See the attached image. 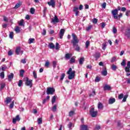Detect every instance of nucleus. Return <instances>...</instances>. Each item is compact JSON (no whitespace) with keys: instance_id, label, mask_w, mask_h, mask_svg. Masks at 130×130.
I'll list each match as a JSON object with an SVG mask.
<instances>
[{"instance_id":"obj_1","label":"nucleus","mask_w":130,"mask_h":130,"mask_svg":"<svg viewBox=\"0 0 130 130\" xmlns=\"http://www.w3.org/2000/svg\"><path fill=\"white\" fill-rule=\"evenodd\" d=\"M68 76V79L69 80H73L75 78V74H76V71H73L72 68H69V71L67 72Z\"/></svg>"},{"instance_id":"obj_2","label":"nucleus","mask_w":130,"mask_h":130,"mask_svg":"<svg viewBox=\"0 0 130 130\" xmlns=\"http://www.w3.org/2000/svg\"><path fill=\"white\" fill-rule=\"evenodd\" d=\"M72 36L73 37V41H71L74 47L76 46L78 43H79V40L77 39V36L75 34H72Z\"/></svg>"},{"instance_id":"obj_3","label":"nucleus","mask_w":130,"mask_h":130,"mask_svg":"<svg viewBox=\"0 0 130 130\" xmlns=\"http://www.w3.org/2000/svg\"><path fill=\"white\" fill-rule=\"evenodd\" d=\"M111 13L113 18L115 20H117V19H118V10L117 9H114L112 10Z\"/></svg>"},{"instance_id":"obj_4","label":"nucleus","mask_w":130,"mask_h":130,"mask_svg":"<svg viewBox=\"0 0 130 130\" xmlns=\"http://www.w3.org/2000/svg\"><path fill=\"white\" fill-rule=\"evenodd\" d=\"M89 113L92 117H96L98 112H97V111H95L94 108H92L90 109Z\"/></svg>"},{"instance_id":"obj_5","label":"nucleus","mask_w":130,"mask_h":130,"mask_svg":"<svg viewBox=\"0 0 130 130\" xmlns=\"http://www.w3.org/2000/svg\"><path fill=\"white\" fill-rule=\"evenodd\" d=\"M54 92H55V89L52 87H48L47 89V95H53Z\"/></svg>"},{"instance_id":"obj_6","label":"nucleus","mask_w":130,"mask_h":130,"mask_svg":"<svg viewBox=\"0 0 130 130\" xmlns=\"http://www.w3.org/2000/svg\"><path fill=\"white\" fill-rule=\"evenodd\" d=\"M32 80H29V78H26V80L25 81V84L26 86H28L30 87V88H32V86H33V85L32 84Z\"/></svg>"},{"instance_id":"obj_7","label":"nucleus","mask_w":130,"mask_h":130,"mask_svg":"<svg viewBox=\"0 0 130 130\" xmlns=\"http://www.w3.org/2000/svg\"><path fill=\"white\" fill-rule=\"evenodd\" d=\"M15 52L17 55L21 54V55H22L23 52V51L21 50V48L20 47H18L16 48Z\"/></svg>"},{"instance_id":"obj_8","label":"nucleus","mask_w":130,"mask_h":130,"mask_svg":"<svg viewBox=\"0 0 130 130\" xmlns=\"http://www.w3.org/2000/svg\"><path fill=\"white\" fill-rule=\"evenodd\" d=\"M124 35L125 36H126V37H127V38H129V37H130V28H129L126 29L125 32H124Z\"/></svg>"},{"instance_id":"obj_9","label":"nucleus","mask_w":130,"mask_h":130,"mask_svg":"<svg viewBox=\"0 0 130 130\" xmlns=\"http://www.w3.org/2000/svg\"><path fill=\"white\" fill-rule=\"evenodd\" d=\"M64 32H66V30L64 29H61L59 32V35H60V39H62V37L64 35Z\"/></svg>"},{"instance_id":"obj_10","label":"nucleus","mask_w":130,"mask_h":130,"mask_svg":"<svg viewBox=\"0 0 130 130\" xmlns=\"http://www.w3.org/2000/svg\"><path fill=\"white\" fill-rule=\"evenodd\" d=\"M48 5L51 6L52 8H54V6H55V2H54V0H50V2H48Z\"/></svg>"},{"instance_id":"obj_11","label":"nucleus","mask_w":130,"mask_h":130,"mask_svg":"<svg viewBox=\"0 0 130 130\" xmlns=\"http://www.w3.org/2000/svg\"><path fill=\"white\" fill-rule=\"evenodd\" d=\"M101 56V53L99 52H96L94 55V57L95 58V60H97Z\"/></svg>"},{"instance_id":"obj_12","label":"nucleus","mask_w":130,"mask_h":130,"mask_svg":"<svg viewBox=\"0 0 130 130\" xmlns=\"http://www.w3.org/2000/svg\"><path fill=\"white\" fill-rule=\"evenodd\" d=\"M52 22L53 23H58L59 22V20H58V18L56 15H55L54 18H52Z\"/></svg>"},{"instance_id":"obj_13","label":"nucleus","mask_w":130,"mask_h":130,"mask_svg":"<svg viewBox=\"0 0 130 130\" xmlns=\"http://www.w3.org/2000/svg\"><path fill=\"white\" fill-rule=\"evenodd\" d=\"M13 79H14V74L11 73L10 74L8 75V80L9 82H11Z\"/></svg>"},{"instance_id":"obj_14","label":"nucleus","mask_w":130,"mask_h":130,"mask_svg":"<svg viewBox=\"0 0 130 130\" xmlns=\"http://www.w3.org/2000/svg\"><path fill=\"white\" fill-rule=\"evenodd\" d=\"M20 118L19 115H17L15 117V118L13 119V123H15L17 121H19Z\"/></svg>"},{"instance_id":"obj_15","label":"nucleus","mask_w":130,"mask_h":130,"mask_svg":"<svg viewBox=\"0 0 130 130\" xmlns=\"http://www.w3.org/2000/svg\"><path fill=\"white\" fill-rule=\"evenodd\" d=\"M115 102V98H111L109 99V104H113Z\"/></svg>"},{"instance_id":"obj_16","label":"nucleus","mask_w":130,"mask_h":130,"mask_svg":"<svg viewBox=\"0 0 130 130\" xmlns=\"http://www.w3.org/2000/svg\"><path fill=\"white\" fill-rule=\"evenodd\" d=\"M104 89L105 90H111V87L110 86V85L106 84L104 87Z\"/></svg>"},{"instance_id":"obj_17","label":"nucleus","mask_w":130,"mask_h":130,"mask_svg":"<svg viewBox=\"0 0 130 130\" xmlns=\"http://www.w3.org/2000/svg\"><path fill=\"white\" fill-rule=\"evenodd\" d=\"M80 130H89V129H88V126H87V125H82L81 126Z\"/></svg>"},{"instance_id":"obj_18","label":"nucleus","mask_w":130,"mask_h":130,"mask_svg":"<svg viewBox=\"0 0 130 130\" xmlns=\"http://www.w3.org/2000/svg\"><path fill=\"white\" fill-rule=\"evenodd\" d=\"M72 56H73V54H72L71 53L70 54L68 53L65 55V58L66 59H70V58H71V57H72Z\"/></svg>"},{"instance_id":"obj_19","label":"nucleus","mask_w":130,"mask_h":130,"mask_svg":"<svg viewBox=\"0 0 130 130\" xmlns=\"http://www.w3.org/2000/svg\"><path fill=\"white\" fill-rule=\"evenodd\" d=\"M11 101H12V99H11V98L10 97H7L5 102L7 104V105H8V104H9V103H10Z\"/></svg>"},{"instance_id":"obj_20","label":"nucleus","mask_w":130,"mask_h":130,"mask_svg":"<svg viewBox=\"0 0 130 130\" xmlns=\"http://www.w3.org/2000/svg\"><path fill=\"white\" fill-rule=\"evenodd\" d=\"M0 91H2V90H4V88L6 87V84L5 83H0Z\"/></svg>"},{"instance_id":"obj_21","label":"nucleus","mask_w":130,"mask_h":130,"mask_svg":"<svg viewBox=\"0 0 130 130\" xmlns=\"http://www.w3.org/2000/svg\"><path fill=\"white\" fill-rule=\"evenodd\" d=\"M84 61H85V58L84 57H81L79 59V63L80 64H83Z\"/></svg>"},{"instance_id":"obj_22","label":"nucleus","mask_w":130,"mask_h":130,"mask_svg":"<svg viewBox=\"0 0 130 130\" xmlns=\"http://www.w3.org/2000/svg\"><path fill=\"white\" fill-rule=\"evenodd\" d=\"M48 46H49V48H50V49H53L55 47V46L52 43H49Z\"/></svg>"},{"instance_id":"obj_23","label":"nucleus","mask_w":130,"mask_h":130,"mask_svg":"<svg viewBox=\"0 0 130 130\" xmlns=\"http://www.w3.org/2000/svg\"><path fill=\"white\" fill-rule=\"evenodd\" d=\"M57 108V105H54L52 107V110L53 112H55L56 111V109Z\"/></svg>"},{"instance_id":"obj_24","label":"nucleus","mask_w":130,"mask_h":130,"mask_svg":"<svg viewBox=\"0 0 130 130\" xmlns=\"http://www.w3.org/2000/svg\"><path fill=\"white\" fill-rule=\"evenodd\" d=\"M55 101H56V96H55V95H54L52 97V101H51L52 104H54V103H55Z\"/></svg>"},{"instance_id":"obj_25","label":"nucleus","mask_w":130,"mask_h":130,"mask_svg":"<svg viewBox=\"0 0 130 130\" xmlns=\"http://www.w3.org/2000/svg\"><path fill=\"white\" fill-rule=\"evenodd\" d=\"M98 109H102L103 108V104L102 103H99L98 105Z\"/></svg>"},{"instance_id":"obj_26","label":"nucleus","mask_w":130,"mask_h":130,"mask_svg":"<svg viewBox=\"0 0 130 130\" xmlns=\"http://www.w3.org/2000/svg\"><path fill=\"white\" fill-rule=\"evenodd\" d=\"M14 31H15L16 33H20V32H21V30L20 29V27H19V26H16L14 29Z\"/></svg>"},{"instance_id":"obj_27","label":"nucleus","mask_w":130,"mask_h":130,"mask_svg":"<svg viewBox=\"0 0 130 130\" xmlns=\"http://www.w3.org/2000/svg\"><path fill=\"white\" fill-rule=\"evenodd\" d=\"M18 25L19 26H23V27L25 26L24 25V20L21 19L19 22H18Z\"/></svg>"},{"instance_id":"obj_28","label":"nucleus","mask_w":130,"mask_h":130,"mask_svg":"<svg viewBox=\"0 0 130 130\" xmlns=\"http://www.w3.org/2000/svg\"><path fill=\"white\" fill-rule=\"evenodd\" d=\"M1 69L2 70V71H6V70H7V69H8V67L5 64H3L2 66Z\"/></svg>"},{"instance_id":"obj_29","label":"nucleus","mask_w":130,"mask_h":130,"mask_svg":"<svg viewBox=\"0 0 130 130\" xmlns=\"http://www.w3.org/2000/svg\"><path fill=\"white\" fill-rule=\"evenodd\" d=\"M102 74L103 75V76H107V71H106V69L102 72Z\"/></svg>"},{"instance_id":"obj_30","label":"nucleus","mask_w":130,"mask_h":130,"mask_svg":"<svg viewBox=\"0 0 130 130\" xmlns=\"http://www.w3.org/2000/svg\"><path fill=\"white\" fill-rule=\"evenodd\" d=\"M0 78L1 79H5V72H3L0 73Z\"/></svg>"},{"instance_id":"obj_31","label":"nucleus","mask_w":130,"mask_h":130,"mask_svg":"<svg viewBox=\"0 0 130 130\" xmlns=\"http://www.w3.org/2000/svg\"><path fill=\"white\" fill-rule=\"evenodd\" d=\"M112 70L113 71H116L117 70V66H116L115 64L112 65Z\"/></svg>"},{"instance_id":"obj_32","label":"nucleus","mask_w":130,"mask_h":130,"mask_svg":"<svg viewBox=\"0 0 130 130\" xmlns=\"http://www.w3.org/2000/svg\"><path fill=\"white\" fill-rule=\"evenodd\" d=\"M89 45H90V41H87L85 43V47H86V48H88V47H89Z\"/></svg>"},{"instance_id":"obj_33","label":"nucleus","mask_w":130,"mask_h":130,"mask_svg":"<svg viewBox=\"0 0 130 130\" xmlns=\"http://www.w3.org/2000/svg\"><path fill=\"white\" fill-rule=\"evenodd\" d=\"M102 45V49H103V50H105V49H106V47L107 46V45L106 44V43H103Z\"/></svg>"},{"instance_id":"obj_34","label":"nucleus","mask_w":130,"mask_h":130,"mask_svg":"<svg viewBox=\"0 0 130 130\" xmlns=\"http://www.w3.org/2000/svg\"><path fill=\"white\" fill-rule=\"evenodd\" d=\"M100 81H101V78H100V77L98 76H96L95 79V82H100Z\"/></svg>"},{"instance_id":"obj_35","label":"nucleus","mask_w":130,"mask_h":130,"mask_svg":"<svg viewBox=\"0 0 130 130\" xmlns=\"http://www.w3.org/2000/svg\"><path fill=\"white\" fill-rule=\"evenodd\" d=\"M127 97H128V95L126 94L124 96L122 102H125L126 101V99H127Z\"/></svg>"},{"instance_id":"obj_36","label":"nucleus","mask_w":130,"mask_h":130,"mask_svg":"<svg viewBox=\"0 0 130 130\" xmlns=\"http://www.w3.org/2000/svg\"><path fill=\"white\" fill-rule=\"evenodd\" d=\"M9 38L11 39H13L14 38V32H11L9 34Z\"/></svg>"},{"instance_id":"obj_37","label":"nucleus","mask_w":130,"mask_h":130,"mask_svg":"<svg viewBox=\"0 0 130 130\" xmlns=\"http://www.w3.org/2000/svg\"><path fill=\"white\" fill-rule=\"evenodd\" d=\"M47 11V8L46 7L44 8L43 13H44V17L46 16V12Z\"/></svg>"},{"instance_id":"obj_38","label":"nucleus","mask_w":130,"mask_h":130,"mask_svg":"<svg viewBox=\"0 0 130 130\" xmlns=\"http://www.w3.org/2000/svg\"><path fill=\"white\" fill-rule=\"evenodd\" d=\"M34 41H35V39L30 38L29 39V44H31V43H33L34 42Z\"/></svg>"},{"instance_id":"obj_39","label":"nucleus","mask_w":130,"mask_h":130,"mask_svg":"<svg viewBox=\"0 0 130 130\" xmlns=\"http://www.w3.org/2000/svg\"><path fill=\"white\" fill-rule=\"evenodd\" d=\"M64 77H66V74L62 73L61 75V78L60 79V81H62L63 79H64Z\"/></svg>"},{"instance_id":"obj_40","label":"nucleus","mask_w":130,"mask_h":130,"mask_svg":"<svg viewBox=\"0 0 130 130\" xmlns=\"http://www.w3.org/2000/svg\"><path fill=\"white\" fill-rule=\"evenodd\" d=\"M38 124H41L42 123V118L41 117L38 119Z\"/></svg>"},{"instance_id":"obj_41","label":"nucleus","mask_w":130,"mask_h":130,"mask_svg":"<svg viewBox=\"0 0 130 130\" xmlns=\"http://www.w3.org/2000/svg\"><path fill=\"white\" fill-rule=\"evenodd\" d=\"M116 60V57H113L111 60V62H115Z\"/></svg>"},{"instance_id":"obj_42","label":"nucleus","mask_w":130,"mask_h":130,"mask_svg":"<svg viewBox=\"0 0 130 130\" xmlns=\"http://www.w3.org/2000/svg\"><path fill=\"white\" fill-rule=\"evenodd\" d=\"M101 7L103 9H106V3L105 2L102 4Z\"/></svg>"},{"instance_id":"obj_43","label":"nucleus","mask_w":130,"mask_h":130,"mask_svg":"<svg viewBox=\"0 0 130 130\" xmlns=\"http://www.w3.org/2000/svg\"><path fill=\"white\" fill-rule=\"evenodd\" d=\"M22 85H23V81H22V80H19L18 82V86L19 87H21Z\"/></svg>"},{"instance_id":"obj_44","label":"nucleus","mask_w":130,"mask_h":130,"mask_svg":"<svg viewBox=\"0 0 130 130\" xmlns=\"http://www.w3.org/2000/svg\"><path fill=\"white\" fill-rule=\"evenodd\" d=\"M33 76L35 79H37V73H36V72L33 71Z\"/></svg>"},{"instance_id":"obj_45","label":"nucleus","mask_w":130,"mask_h":130,"mask_svg":"<svg viewBox=\"0 0 130 130\" xmlns=\"http://www.w3.org/2000/svg\"><path fill=\"white\" fill-rule=\"evenodd\" d=\"M113 33H114V34L117 33V29L115 28V27H113Z\"/></svg>"},{"instance_id":"obj_46","label":"nucleus","mask_w":130,"mask_h":130,"mask_svg":"<svg viewBox=\"0 0 130 130\" xmlns=\"http://www.w3.org/2000/svg\"><path fill=\"white\" fill-rule=\"evenodd\" d=\"M20 7H21V4L20 3H17L15 5L14 9H18V8H20Z\"/></svg>"},{"instance_id":"obj_47","label":"nucleus","mask_w":130,"mask_h":130,"mask_svg":"<svg viewBox=\"0 0 130 130\" xmlns=\"http://www.w3.org/2000/svg\"><path fill=\"white\" fill-rule=\"evenodd\" d=\"M59 44H58V43H56V45H55V49L56 50H58V49H59Z\"/></svg>"},{"instance_id":"obj_48","label":"nucleus","mask_w":130,"mask_h":130,"mask_svg":"<svg viewBox=\"0 0 130 130\" xmlns=\"http://www.w3.org/2000/svg\"><path fill=\"white\" fill-rule=\"evenodd\" d=\"M75 114V111H72L69 112V116H73Z\"/></svg>"},{"instance_id":"obj_49","label":"nucleus","mask_w":130,"mask_h":130,"mask_svg":"<svg viewBox=\"0 0 130 130\" xmlns=\"http://www.w3.org/2000/svg\"><path fill=\"white\" fill-rule=\"evenodd\" d=\"M24 70H22L20 71V77H23L24 76Z\"/></svg>"},{"instance_id":"obj_50","label":"nucleus","mask_w":130,"mask_h":130,"mask_svg":"<svg viewBox=\"0 0 130 130\" xmlns=\"http://www.w3.org/2000/svg\"><path fill=\"white\" fill-rule=\"evenodd\" d=\"M30 14H32L33 15V14L35 13V9H34V8H31L30 9Z\"/></svg>"},{"instance_id":"obj_51","label":"nucleus","mask_w":130,"mask_h":130,"mask_svg":"<svg viewBox=\"0 0 130 130\" xmlns=\"http://www.w3.org/2000/svg\"><path fill=\"white\" fill-rule=\"evenodd\" d=\"M72 126H73V123H72L71 122H69V123L68 124V127L71 129H72Z\"/></svg>"},{"instance_id":"obj_52","label":"nucleus","mask_w":130,"mask_h":130,"mask_svg":"<svg viewBox=\"0 0 130 130\" xmlns=\"http://www.w3.org/2000/svg\"><path fill=\"white\" fill-rule=\"evenodd\" d=\"M125 61H126L125 60H123L122 62L121 63V66H122V67H124L126 64Z\"/></svg>"},{"instance_id":"obj_53","label":"nucleus","mask_w":130,"mask_h":130,"mask_svg":"<svg viewBox=\"0 0 130 130\" xmlns=\"http://www.w3.org/2000/svg\"><path fill=\"white\" fill-rule=\"evenodd\" d=\"M98 22V19L96 18H94L93 19L92 22L93 23V24H97Z\"/></svg>"},{"instance_id":"obj_54","label":"nucleus","mask_w":130,"mask_h":130,"mask_svg":"<svg viewBox=\"0 0 130 130\" xmlns=\"http://www.w3.org/2000/svg\"><path fill=\"white\" fill-rule=\"evenodd\" d=\"M95 90H93V91H92V93H90V94H89V96H90V97H92V96H95Z\"/></svg>"},{"instance_id":"obj_55","label":"nucleus","mask_w":130,"mask_h":130,"mask_svg":"<svg viewBox=\"0 0 130 130\" xmlns=\"http://www.w3.org/2000/svg\"><path fill=\"white\" fill-rule=\"evenodd\" d=\"M14 102L13 101L11 104H10L9 107L10 108H11V109H12V108H13L14 107Z\"/></svg>"},{"instance_id":"obj_56","label":"nucleus","mask_w":130,"mask_h":130,"mask_svg":"<svg viewBox=\"0 0 130 130\" xmlns=\"http://www.w3.org/2000/svg\"><path fill=\"white\" fill-rule=\"evenodd\" d=\"M130 68L129 67H125V71L126 73H129L130 70H129Z\"/></svg>"},{"instance_id":"obj_57","label":"nucleus","mask_w":130,"mask_h":130,"mask_svg":"<svg viewBox=\"0 0 130 130\" xmlns=\"http://www.w3.org/2000/svg\"><path fill=\"white\" fill-rule=\"evenodd\" d=\"M56 63H57L56 62V61H53V68H56Z\"/></svg>"},{"instance_id":"obj_58","label":"nucleus","mask_w":130,"mask_h":130,"mask_svg":"<svg viewBox=\"0 0 130 130\" xmlns=\"http://www.w3.org/2000/svg\"><path fill=\"white\" fill-rule=\"evenodd\" d=\"M122 98H123V93L120 94L118 96L119 99H122Z\"/></svg>"},{"instance_id":"obj_59","label":"nucleus","mask_w":130,"mask_h":130,"mask_svg":"<svg viewBox=\"0 0 130 130\" xmlns=\"http://www.w3.org/2000/svg\"><path fill=\"white\" fill-rule=\"evenodd\" d=\"M79 11V8L78 7H74L73 12H78Z\"/></svg>"},{"instance_id":"obj_60","label":"nucleus","mask_w":130,"mask_h":130,"mask_svg":"<svg viewBox=\"0 0 130 130\" xmlns=\"http://www.w3.org/2000/svg\"><path fill=\"white\" fill-rule=\"evenodd\" d=\"M45 67H46V68H48V67H49V62L48 61L46 62L45 64Z\"/></svg>"},{"instance_id":"obj_61","label":"nucleus","mask_w":130,"mask_h":130,"mask_svg":"<svg viewBox=\"0 0 130 130\" xmlns=\"http://www.w3.org/2000/svg\"><path fill=\"white\" fill-rule=\"evenodd\" d=\"M121 12H125L126 11V8H125V7H122L121 8Z\"/></svg>"},{"instance_id":"obj_62","label":"nucleus","mask_w":130,"mask_h":130,"mask_svg":"<svg viewBox=\"0 0 130 130\" xmlns=\"http://www.w3.org/2000/svg\"><path fill=\"white\" fill-rule=\"evenodd\" d=\"M92 28V26L91 25H90L88 27H87L86 28V30L87 31H89V30H91V28Z\"/></svg>"},{"instance_id":"obj_63","label":"nucleus","mask_w":130,"mask_h":130,"mask_svg":"<svg viewBox=\"0 0 130 130\" xmlns=\"http://www.w3.org/2000/svg\"><path fill=\"white\" fill-rule=\"evenodd\" d=\"M19 110L20 112H23V111H24V110H25V109H24V108L20 107L19 108Z\"/></svg>"},{"instance_id":"obj_64","label":"nucleus","mask_w":130,"mask_h":130,"mask_svg":"<svg viewBox=\"0 0 130 130\" xmlns=\"http://www.w3.org/2000/svg\"><path fill=\"white\" fill-rule=\"evenodd\" d=\"M13 55V52H12V51H9L8 52V55L11 56V55Z\"/></svg>"}]
</instances>
